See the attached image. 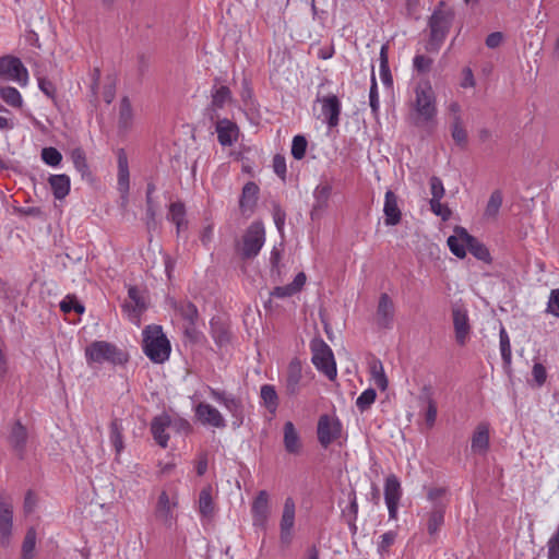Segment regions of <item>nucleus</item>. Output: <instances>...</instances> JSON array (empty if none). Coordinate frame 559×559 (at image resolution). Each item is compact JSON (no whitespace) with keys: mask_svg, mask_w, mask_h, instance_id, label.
<instances>
[{"mask_svg":"<svg viewBox=\"0 0 559 559\" xmlns=\"http://www.w3.org/2000/svg\"><path fill=\"white\" fill-rule=\"evenodd\" d=\"M142 348L144 354L155 364L168 360L171 346L160 325H147L143 330Z\"/></svg>","mask_w":559,"mask_h":559,"instance_id":"nucleus-3","label":"nucleus"},{"mask_svg":"<svg viewBox=\"0 0 559 559\" xmlns=\"http://www.w3.org/2000/svg\"><path fill=\"white\" fill-rule=\"evenodd\" d=\"M85 358L90 366L103 365H124L129 356L112 343L106 341H94L85 348Z\"/></svg>","mask_w":559,"mask_h":559,"instance_id":"nucleus-4","label":"nucleus"},{"mask_svg":"<svg viewBox=\"0 0 559 559\" xmlns=\"http://www.w3.org/2000/svg\"><path fill=\"white\" fill-rule=\"evenodd\" d=\"M254 525H264L270 514L269 493L265 490L259 491L251 507Z\"/></svg>","mask_w":559,"mask_h":559,"instance_id":"nucleus-20","label":"nucleus"},{"mask_svg":"<svg viewBox=\"0 0 559 559\" xmlns=\"http://www.w3.org/2000/svg\"><path fill=\"white\" fill-rule=\"evenodd\" d=\"M60 309L64 313H70L71 311H75L76 313L84 312V306L76 299L75 296L68 295L61 302Z\"/></svg>","mask_w":559,"mask_h":559,"instance_id":"nucleus-51","label":"nucleus"},{"mask_svg":"<svg viewBox=\"0 0 559 559\" xmlns=\"http://www.w3.org/2000/svg\"><path fill=\"white\" fill-rule=\"evenodd\" d=\"M295 502L293 498H286L284 502L282 519L280 523L281 543L289 545L293 539V530L295 525Z\"/></svg>","mask_w":559,"mask_h":559,"instance_id":"nucleus-12","label":"nucleus"},{"mask_svg":"<svg viewBox=\"0 0 559 559\" xmlns=\"http://www.w3.org/2000/svg\"><path fill=\"white\" fill-rule=\"evenodd\" d=\"M71 158L75 169L81 174L83 178L90 176L88 165L86 163V157L83 150H73L71 153Z\"/></svg>","mask_w":559,"mask_h":559,"instance_id":"nucleus-46","label":"nucleus"},{"mask_svg":"<svg viewBox=\"0 0 559 559\" xmlns=\"http://www.w3.org/2000/svg\"><path fill=\"white\" fill-rule=\"evenodd\" d=\"M547 312L559 318V288L552 289L547 302Z\"/></svg>","mask_w":559,"mask_h":559,"instance_id":"nucleus-62","label":"nucleus"},{"mask_svg":"<svg viewBox=\"0 0 559 559\" xmlns=\"http://www.w3.org/2000/svg\"><path fill=\"white\" fill-rule=\"evenodd\" d=\"M167 219L177 224L186 221V206L182 202H174L169 205V212L167 214Z\"/></svg>","mask_w":559,"mask_h":559,"instance_id":"nucleus-48","label":"nucleus"},{"mask_svg":"<svg viewBox=\"0 0 559 559\" xmlns=\"http://www.w3.org/2000/svg\"><path fill=\"white\" fill-rule=\"evenodd\" d=\"M260 397L263 406L271 413L275 414L278 407V395L275 386L272 384H264L260 390Z\"/></svg>","mask_w":559,"mask_h":559,"instance_id":"nucleus-31","label":"nucleus"},{"mask_svg":"<svg viewBox=\"0 0 559 559\" xmlns=\"http://www.w3.org/2000/svg\"><path fill=\"white\" fill-rule=\"evenodd\" d=\"M454 233L448 238V246L455 257L463 259L466 255V250H468L476 259L486 263L491 262L488 248L476 237L468 234L465 228L457 226Z\"/></svg>","mask_w":559,"mask_h":559,"instance_id":"nucleus-2","label":"nucleus"},{"mask_svg":"<svg viewBox=\"0 0 559 559\" xmlns=\"http://www.w3.org/2000/svg\"><path fill=\"white\" fill-rule=\"evenodd\" d=\"M402 496V488L399 478L391 474L385 478L384 484V500L385 502H400Z\"/></svg>","mask_w":559,"mask_h":559,"instance_id":"nucleus-32","label":"nucleus"},{"mask_svg":"<svg viewBox=\"0 0 559 559\" xmlns=\"http://www.w3.org/2000/svg\"><path fill=\"white\" fill-rule=\"evenodd\" d=\"M109 429H110V433H109L110 442L116 450V454L119 455L124 449L123 437H122L123 427L121 425V421L119 419L115 418L114 420H111Z\"/></svg>","mask_w":559,"mask_h":559,"instance_id":"nucleus-34","label":"nucleus"},{"mask_svg":"<svg viewBox=\"0 0 559 559\" xmlns=\"http://www.w3.org/2000/svg\"><path fill=\"white\" fill-rule=\"evenodd\" d=\"M0 78L25 86L28 81V72L17 57L8 55L0 58Z\"/></svg>","mask_w":559,"mask_h":559,"instance_id":"nucleus-8","label":"nucleus"},{"mask_svg":"<svg viewBox=\"0 0 559 559\" xmlns=\"http://www.w3.org/2000/svg\"><path fill=\"white\" fill-rule=\"evenodd\" d=\"M211 104L214 107L223 108L226 103L231 100V92L228 86L222 85L219 87L214 86L211 91Z\"/></svg>","mask_w":559,"mask_h":559,"instance_id":"nucleus-42","label":"nucleus"},{"mask_svg":"<svg viewBox=\"0 0 559 559\" xmlns=\"http://www.w3.org/2000/svg\"><path fill=\"white\" fill-rule=\"evenodd\" d=\"M41 159L49 166H58L61 160H62V155L61 153L52 147V146H49V147H44L41 150Z\"/></svg>","mask_w":559,"mask_h":559,"instance_id":"nucleus-54","label":"nucleus"},{"mask_svg":"<svg viewBox=\"0 0 559 559\" xmlns=\"http://www.w3.org/2000/svg\"><path fill=\"white\" fill-rule=\"evenodd\" d=\"M308 142L304 135H296L292 143V155L295 159H302L306 155Z\"/></svg>","mask_w":559,"mask_h":559,"instance_id":"nucleus-53","label":"nucleus"},{"mask_svg":"<svg viewBox=\"0 0 559 559\" xmlns=\"http://www.w3.org/2000/svg\"><path fill=\"white\" fill-rule=\"evenodd\" d=\"M451 135L454 142L460 145L461 147H464L467 143V132L465 128L463 127V121L461 118V115H456L452 119L451 124Z\"/></svg>","mask_w":559,"mask_h":559,"instance_id":"nucleus-39","label":"nucleus"},{"mask_svg":"<svg viewBox=\"0 0 559 559\" xmlns=\"http://www.w3.org/2000/svg\"><path fill=\"white\" fill-rule=\"evenodd\" d=\"M447 504L443 502H436L432 507V510L428 514L427 522V531L430 536L437 534L439 528L444 523V513H445Z\"/></svg>","mask_w":559,"mask_h":559,"instance_id":"nucleus-26","label":"nucleus"},{"mask_svg":"<svg viewBox=\"0 0 559 559\" xmlns=\"http://www.w3.org/2000/svg\"><path fill=\"white\" fill-rule=\"evenodd\" d=\"M129 302L123 305L127 311L143 312L146 309V304L141 290L136 286H130L128 289Z\"/></svg>","mask_w":559,"mask_h":559,"instance_id":"nucleus-30","label":"nucleus"},{"mask_svg":"<svg viewBox=\"0 0 559 559\" xmlns=\"http://www.w3.org/2000/svg\"><path fill=\"white\" fill-rule=\"evenodd\" d=\"M273 169H274V173L280 177L282 178L283 180H285L286 178V159L283 155L281 154H276L274 157H273Z\"/></svg>","mask_w":559,"mask_h":559,"instance_id":"nucleus-63","label":"nucleus"},{"mask_svg":"<svg viewBox=\"0 0 559 559\" xmlns=\"http://www.w3.org/2000/svg\"><path fill=\"white\" fill-rule=\"evenodd\" d=\"M332 192V187L330 185H320L314 190V199L316 203L313 204L312 214L316 211L323 210L328 205L329 198Z\"/></svg>","mask_w":559,"mask_h":559,"instance_id":"nucleus-43","label":"nucleus"},{"mask_svg":"<svg viewBox=\"0 0 559 559\" xmlns=\"http://www.w3.org/2000/svg\"><path fill=\"white\" fill-rule=\"evenodd\" d=\"M199 511L203 518H211L214 513L212 488H203L199 496Z\"/></svg>","mask_w":559,"mask_h":559,"instance_id":"nucleus-36","label":"nucleus"},{"mask_svg":"<svg viewBox=\"0 0 559 559\" xmlns=\"http://www.w3.org/2000/svg\"><path fill=\"white\" fill-rule=\"evenodd\" d=\"M13 526V507L9 498L0 492V545L7 548L10 545Z\"/></svg>","mask_w":559,"mask_h":559,"instance_id":"nucleus-10","label":"nucleus"},{"mask_svg":"<svg viewBox=\"0 0 559 559\" xmlns=\"http://www.w3.org/2000/svg\"><path fill=\"white\" fill-rule=\"evenodd\" d=\"M433 60L425 55H416L413 59V67L418 73H427L432 67Z\"/></svg>","mask_w":559,"mask_h":559,"instance_id":"nucleus-55","label":"nucleus"},{"mask_svg":"<svg viewBox=\"0 0 559 559\" xmlns=\"http://www.w3.org/2000/svg\"><path fill=\"white\" fill-rule=\"evenodd\" d=\"M548 559H559V535L554 534L548 543Z\"/></svg>","mask_w":559,"mask_h":559,"instance_id":"nucleus-64","label":"nucleus"},{"mask_svg":"<svg viewBox=\"0 0 559 559\" xmlns=\"http://www.w3.org/2000/svg\"><path fill=\"white\" fill-rule=\"evenodd\" d=\"M28 433L26 427L23 426L20 420L15 421L9 436V442L21 457L24 453Z\"/></svg>","mask_w":559,"mask_h":559,"instance_id":"nucleus-24","label":"nucleus"},{"mask_svg":"<svg viewBox=\"0 0 559 559\" xmlns=\"http://www.w3.org/2000/svg\"><path fill=\"white\" fill-rule=\"evenodd\" d=\"M211 332L216 344H218L219 346H223L229 342L228 330L224 325L214 322L213 320L211 321Z\"/></svg>","mask_w":559,"mask_h":559,"instance_id":"nucleus-49","label":"nucleus"},{"mask_svg":"<svg viewBox=\"0 0 559 559\" xmlns=\"http://www.w3.org/2000/svg\"><path fill=\"white\" fill-rule=\"evenodd\" d=\"M414 109L416 111V126H421L432 121L437 115L436 95L431 84L420 82L415 87Z\"/></svg>","mask_w":559,"mask_h":559,"instance_id":"nucleus-5","label":"nucleus"},{"mask_svg":"<svg viewBox=\"0 0 559 559\" xmlns=\"http://www.w3.org/2000/svg\"><path fill=\"white\" fill-rule=\"evenodd\" d=\"M380 78L386 87H392L393 78L389 67L388 46L383 45L380 49Z\"/></svg>","mask_w":559,"mask_h":559,"instance_id":"nucleus-37","label":"nucleus"},{"mask_svg":"<svg viewBox=\"0 0 559 559\" xmlns=\"http://www.w3.org/2000/svg\"><path fill=\"white\" fill-rule=\"evenodd\" d=\"M377 392L374 389L365 390L356 400L357 408L362 413L367 411L376 401Z\"/></svg>","mask_w":559,"mask_h":559,"instance_id":"nucleus-47","label":"nucleus"},{"mask_svg":"<svg viewBox=\"0 0 559 559\" xmlns=\"http://www.w3.org/2000/svg\"><path fill=\"white\" fill-rule=\"evenodd\" d=\"M454 17L453 9L448 8L444 1H440L437 4L428 19L429 36L425 45L427 52L436 53L440 50L451 29Z\"/></svg>","mask_w":559,"mask_h":559,"instance_id":"nucleus-1","label":"nucleus"},{"mask_svg":"<svg viewBox=\"0 0 559 559\" xmlns=\"http://www.w3.org/2000/svg\"><path fill=\"white\" fill-rule=\"evenodd\" d=\"M36 530L34 527H29L26 531V534L24 536V540L22 544V554L21 559H33L34 558V550L36 546Z\"/></svg>","mask_w":559,"mask_h":559,"instance_id":"nucleus-41","label":"nucleus"},{"mask_svg":"<svg viewBox=\"0 0 559 559\" xmlns=\"http://www.w3.org/2000/svg\"><path fill=\"white\" fill-rule=\"evenodd\" d=\"M265 240V231L262 223L254 222L246 230L242 237L241 258L245 260L258 255Z\"/></svg>","mask_w":559,"mask_h":559,"instance_id":"nucleus-7","label":"nucleus"},{"mask_svg":"<svg viewBox=\"0 0 559 559\" xmlns=\"http://www.w3.org/2000/svg\"><path fill=\"white\" fill-rule=\"evenodd\" d=\"M318 102L322 103V115L330 128H335L340 122L341 102L336 95H329L322 98L318 97Z\"/></svg>","mask_w":559,"mask_h":559,"instance_id":"nucleus-16","label":"nucleus"},{"mask_svg":"<svg viewBox=\"0 0 559 559\" xmlns=\"http://www.w3.org/2000/svg\"><path fill=\"white\" fill-rule=\"evenodd\" d=\"M215 130L222 146H231L238 139L239 129L237 124L227 118L217 120Z\"/></svg>","mask_w":559,"mask_h":559,"instance_id":"nucleus-17","label":"nucleus"},{"mask_svg":"<svg viewBox=\"0 0 559 559\" xmlns=\"http://www.w3.org/2000/svg\"><path fill=\"white\" fill-rule=\"evenodd\" d=\"M156 518L168 527H170L173 524V506L166 491H162L158 497L156 506Z\"/></svg>","mask_w":559,"mask_h":559,"instance_id":"nucleus-28","label":"nucleus"},{"mask_svg":"<svg viewBox=\"0 0 559 559\" xmlns=\"http://www.w3.org/2000/svg\"><path fill=\"white\" fill-rule=\"evenodd\" d=\"M489 424L480 423L477 425L472 436L471 450L476 454H486L489 450Z\"/></svg>","mask_w":559,"mask_h":559,"instance_id":"nucleus-21","label":"nucleus"},{"mask_svg":"<svg viewBox=\"0 0 559 559\" xmlns=\"http://www.w3.org/2000/svg\"><path fill=\"white\" fill-rule=\"evenodd\" d=\"M118 187L120 192L124 194L129 192V166L128 158L123 150H119L118 152Z\"/></svg>","mask_w":559,"mask_h":559,"instance_id":"nucleus-29","label":"nucleus"},{"mask_svg":"<svg viewBox=\"0 0 559 559\" xmlns=\"http://www.w3.org/2000/svg\"><path fill=\"white\" fill-rule=\"evenodd\" d=\"M156 209L157 205L154 200L146 201L145 225L148 231H154L158 227Z\"/></svg>","mask_w":559,"mask_h":559,"instance_id":"nucleus-50","label":"nucleus"},{"mask_svg":"<svg viewBox=\"0 0 559 559\" xmlns=\"http://www.w3.org/2000/svg\"><path fill=\"white\" fill-rule=\"evenodd\" d=\"M430 191L432 195L430 200H441L444 197V187L439 177L432 176L430 178Z\"/></svg>","mask_w":559,"mask_h":559,"instance_id":"nucleus-60","label":"nucleus"},{"mask_svg":"<svg viewBox=\"0 0 559 559\" xmlns=\"http://www.w3.org/2000/svg\"><path fill=\"white\" fill-rule=\"evenodd\" d=\"M499 338H500V352H501V357H502V361H503V367L507 371H510L511 359H512L511 344H510V337L503 326L500 329Z\"/></svg>","mask_w":559,"mask_h":559,"instance_id":"nucleus-38","label":"nucleus"},{"mask_svg":"<svg viewBox=\"0 0 559 559\" xmlns=\"http://www.w3.org/2000/svg\"><path fill=\"white\" fill-rule=\"evenodd\" d=\"M395 307L392 298L386 294L382 293L379 297L376 321L381 329H391L394 321Z\"/></svg>","mask_w":559,"mask_h":559,"instance_id":"nucleus-13","label":"nucleus"},{"mask_svg":"<svg viewBox=\"0 0 559 559\" xmlns=\"http://www.w3.org/2000/svg\"><path fill=\"white\" fill-rule=\"evenodd\" d=\"M396 532L389 531L381 535V540L378 543V552L383 555L389 551V548L394 544L396 539Z\"/></svg>","mask_w":559,"mask_h":559,"instance_id":"nucleus-56","label":"nucleus"},{"mask_svg":"<svg viewBox=\"0 0 559 559\" xmlns=\"http://www.w3.org/2000/svg\"><path fill=\"white\" fill-rule=\"evenodd\" d=\"M197 418L206 426L225 428L226 421L217 408L211 404L201 402L195 406Z\"/></svg>","mask_w":559,"mask_h":559,"instance_id":"nucleus-14","label":"nucleus"},{"mask_svg":"<svg viewBox=\"0 0 559 559\" xmlns=\"http://www.w3.org/2000/svg\"><path fill=\"white\" fill-rule=\"evenodd\" d=\"M133 121V110L131 107L130 99L124 96L120 102L119 120L118 127L122 131H127L131 128Z\"/></svg>","mask_w":559,"mask_h":559,"instance_id":"nucleus-33","label":"nucleus"},{"mask_svg":"<svg viewBox=\"0 0 559 559\" xmlns=\"http://www.w3.org/2000/svg\"><path fill=\"white\" fill-rule=\"evenodd\" d=\"M426 400L428 405L425 413V420L428 428H431L435 425L437 418V405L431 397L427 396Z\"/></svg>","mask_w":559,"mask_h":559,"instance_id":"nucleus-61","label":"nucleus"},{"mask_svg":"<svg viewBox=\"0 0 559 559\" xmlns=\"http://www.w3.org/2000/svg\"><path fill=\"white\" fill-rule=\"evenodd\" d=\"M210 389L211 396L223 404L225 408L231 414L233 427L239 428L243 424L245 419V406L240 397H236L233 394H228L225 391H219L213 388Z\"/></svg>","mask_w":559,"mask_h":559,"instance_id":"nucleus-9","label":"nucleus"},{"mask_svg":"<svg viewBox=\"0 0 559 559\" xmlns=\"http://www.w3.org/2000/svg\"><path fill=\"white\" fill-rule=\"evenodd\" d=\"M502 193L500 190H495L488 200V203L485 209V216L487 217H496L499 213V210L502 205Z\"/></svg>","mask_w":559,"mask_h":559,"instance_id":"nucleus-45","label":"nucleus"},{"mask_svg":"<svg viewBox=\"0 0 559 559\" xmlns=\"http://www.w3.org/2000/svg\"><path fill=\"white\" fill-rule=\"evenodd\" d=\"M369 369L371 377L376 383V385L384 391L388 388V379L384 373L383 365L380 359L372 358L369 362Z\"/></svg>","mask_w":559,"mask_h":559,"instance_id":"nucleus-35","label":"nucleus"},{"mask_svg":"<svg viewBox=\"0 0 559 559\" xmlns=\"http://www.w3.org/2000/svg\"><path fill=\"white\" fill-rule=\"evenodd\" d=\"M441 200H430V210L433 214L437 216H440L442 221H448L452 214L451 210L448 207V205L442 204L440 202Z\"/></svg>","mask_w":559,"mask_h":559,"instance_id":"nucleus-57","label":"nucleus"},{"mask_svg":"<svg viewBox=\"0 0 559 559\" xmlns=\"http://www.w3.org/2000/svg\"><path fill=\"white\" fill-rule=\"evenodd\" d=\"M302 378V366L298 358L290 360L286 376V392L288 395H296L300 390V381Z\"/></svg>","mask_w":559,"mask_h":559,"instance_id":"nucleus-22","label":"nucleus"},{"mask_svg":"<svg viewBox=\"0 0 559 559\" xmlns=\"http://www.w3.org/2000/svg\"><path fill=\"white\" fill-rule=\"evenodd\" d=\"M38 87L39 90L50 99H56V85L47 78L39 76L38 78Z\"/></svg>","mask_w":559,"mask_h":559,"instance_id":"nucleus-59","label":"nucleus"},{"mask_svg":"<svg viewBox=\"0 0 559 559\" xmlns=\"http://www.w3.org/2000/svg\"><path fill=\"white\" fill-rule=\"evenodd\" d=\"M312 353L311 361L314 367L325 374L329 380H334L337 374L336 362L331 347L320 337H316L310 343Z\"/></svg>","mask_w":559,"mask_h":559,"instance_id":"nucleus-6","label":"nucleus"},{"mask_svg":"<svg viewBox=\"0 0 559 559\" xmlns=\"http://www.w3.org/2000/svg\"><path fill=\"white\" fill-rule=\"evenodd\" d=\"M52 194L56 199L62 200L70 192V177L66 174L51 175L48 179Z\"/></svg>","mask_w":559,"mask_h":559,"instance_id":"nucleus-27","label":"nucleus"},{"mask_svg":"<svg viewBox=\"0 0 559 559\" xmlns=\"http://www.w3.org/2000/svg\"><path fill=\"white\" fill-rule=\"evenodd\" d=\"M342 424L338 419H331L322 415L318 421V440L323 448H328L334 440L341 437Z\"/></svg>","mask_w":559,"mask_h":559,"instance_id":"nucleus-11","label":"nucleus"},{"mask_svg":"<svg viewBox=\"0 0 559 559\" xmlns=\"http://www.w3.org/2000/svg\"><path fill=\"white\" fill-rule=\"evenodd\" d=\"M175 308L187 323L197 324L199 311L194 304L191 301H182L176 305Z\"/></svg>","mask_w":559,"mask_h":559,"instance_id":"nucleus-40","label":"nucleus"},{"mask_svg":"<svg viewBox=\"0 0 559 559\" xmlns=\"http://www.w3.org/2000/svg\"><path fill=\"white\" fill-rule=\"evenodd\" d=\"M453 326L455 332V340L459 345H465L467 337L471 332V325L468 322L467 311L463 308H453Z\"/></svg>","mask_w":559,"mask_h":559,"instance_id":"nucleus-15","label":"nucleus"},{"mask_svg":"<svg viewBox=\"0 0 559 559\" xmlns=\"http://www.w3.org/2000/svg\"><path fill=\"white\" fill-rule=\"evenodd\" d=\"M171 426V417L167 414H162L153 418L151 423V432L154 440L162 448H167L169 436L165 432L166 428Z\"/></svg>","mask_w":559,"mask_h":559,"instance_id":"nucleus-19","label":"nucleus"},{"mask_svg":"<svg viewBox=\"0 0 559 559\" xmlns=\"http://www.w3.org/2000/svg\"><path fill=\"white\" fill-rule=\"evenodd\" d=\"M259 194V187L255 182L249 181L247 182L241 192V197L239 200V207L242 214L252 213L253 207L257 204Z\"/></svg>","mask_w":559,"mask_h":559,"instance_id":"nucleus-23","label":"nucleus"},{"mask_svg":"<svg viewBox=\"0 0 559 559\" xmlns=\"http://www.w3.org/2000/svg\"><path fill=\"white\" fill-rule=\"evenodd\" d=\"M272 214L276 228L282 233L285 225L286 213L277 202L272 203Z\"/></svg>","mask_w":559,"mask_h":559,"instance_id":"nucleus-58","label":"nucleus"},{"mask_svg":"<svg viewBox=\"0 0 559 559\" xmlns=\"http://www.w3.org/2000/svg\"><path fill=\"white\" fill-rule=\"evenodd\" d=\"M0 96L9 106L20 108L23 104L22 96L15 87L1 86Z\"/></svg>","mask_w":559,"mask_h":559,"instance_id":"nucleus-44","label":"nucleus"},{"mask_svg":"<svg viewBox=\"0 0 559 559\" xmlns=\"http://www.w3.org/2000/svg\"><path fill=\"white\" fill-rule=\"evenodd\" d=\"M397 195L392 191L388 190L384 197V224L386 226H395L400 224L402 219V212L399 207Z\"/></svg>","mask_w":559,"mask_h":559,"instance_id":"nucleus-18","label":"nucleus"},{"mask_svg":"<svg viewBox=\"0 0 559 559\" xmlns=\"http://www.w3.org/2000/svg\"><path fill=\"white\" fill-rule=\"evenodd\" d=\"M284 448L289 454H299L301 451L300 437L292 421L284 424Z\"/></svg>","mask_w":559,"mask_h":559,"instance_id":"nucleus-25","label":"nucleus"},{"mask_svg":"<svg viewBox=\"0 0 559 559\" xmlns=\"http://www.w3.org/2000/svg\"><path fill=\"white\" fill-rule=\"evenodd\" d=\"M371 84L369 90V105L371 107V111L374 116H378L380 103H379V94H378V85L377 80L374 75V71L372 70L371 73Z\"/></svg>","mask_w":559,"mask_h":559,"instance_id":"nucleus-52","label":"nucleus"}]
</instances>
